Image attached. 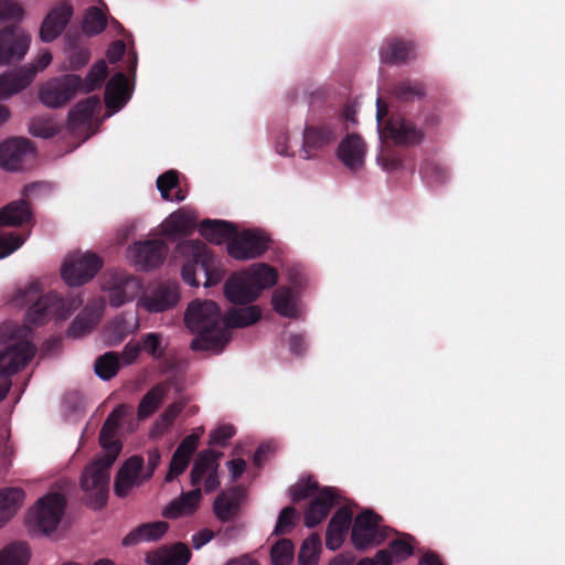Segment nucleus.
I'll return each instance as SVG.
<instances>
[{"instance_id": "4be33fe9", "label": "nucleus", "mask_w": 565, "mask_h": 565, "mask_svg": "<svg viewBox=\"0 0 565 565\" xmlns=\"http://www.w3.org/2000/svg\"><path fill=\"white\" fill-rule=\"evenodd\" d=\"M147 479L142 475V459L139 457H131L120 468L115 480V493L117 497L124 498L130 491L141 484Z\"/></svg>"}, {"instance_id": "49530a36", "label": "nucleus", "mask_w": 565, "mask_h": 565, "mask_svg": "<svg viewBox=\"0 0 565 565\" xmlns=\"http://www.w3.org/2000/svg\"><path fill=\"white\" fill-rule=\"evenodd\" d=\"M107 25L106 14L98 7H89L84 15L83 31L87 35L102 33Z\"/></svg>"}, {"instance_id": "ddd939ff", "label": "nucleus", "mask_w": 565, "mask_h": 565, "mask_svg": "<svg viewBox=\"0 0 565 565\" xmlns=\"http://www.w3.org/2000/svg\"><path fill=\"white\" fill-rule=\"evenodd\" d=\"M387 537L380 524V518L371 511L359 514L353 523L351 541L356 550H367L380 545Z\"/></svg>"}, {"instance_id": "9b49d317", "label": "nucleus", "mask_w": 565, "mask_h": 565, "mask_svg": "<svg viewBox=\"0 0 565 565\" xmlns=\"http://www.w3.org/2000/svg\"><path fill=\"white\" fill-rule=\"evenodd\" d=\"M103 266V259L94 253L73 255L61 269L63 280L71 287L82 286L92 280Z\"/></svg>"}, {"instance_id": "f3484780", "label": "nucleus", "mask_w": 565, "mask_h": 565, "mask_svg": "<svg viewBox=\"0 0 565 565\" xmlns=\"http://www.w3.org/2000/svg\"><path fill=\"white\" fill-rule=\"evenodd\" d=\"M33 332L29 326L4 322L0 326V353H36Z\"/></svg>"}, {"instance_id": "09e8293b", "label": "nucleus", "mask_w": 565, "mask_h": 565, "mask_svg": "<svg viewBox=\"0 0 565 565\" xmlns=\"http://www.w3.org/2000/svg\"><path fill=\"white\" fill-rule=\"evenodd\" d=\"M420 174L429 186L444 184L449 178L447 169L431 160L420 166Z\"/></svg>"}, {"instance_id": "8fccbe9b", "label": "nucleus", "mask_w": 565, "mask_h": 565, "mask_svg": "<svg viewBox=\"0 0 565 565\" xmlns=\"http://www.w3.org/2000/svg\"><path fill=\"white\" fill-rule=\"evenodd\" d=\"M161 339L159 333H148L140 341L129 342L121 353H159Z\"/></svg>"}, {"instance_id": "473e14b6", "label": "nucleus", "mask_w": 565, "mask_h": 565, "mask_svg": "<svg viewBox=\"0 0 565 565\" xmlns=\"http://www.w3.org/2000/svg\"><path fill=\"white\" fill-rule=\"evenodd\" d=\"M128 98V79L124 73H116L106 84V106L109 109L119 110L127 103Z\"/></svg>"}, {"instance_id": "79ce46f5", "label": "nucleus", "mask_w": 565, "mask_h": 565, "mask_svg": "<svg viewBox=\"0 0 565 565\" xmlns=\"http://www.w3.org/2000/svg\"><path fill=\"white\" fill-rule=\"evenodd\" d=\"M108 76V67L104 60L94 63L85 78L79 76L78 93L88 94L103 86Z\"/></svg>"}, {"instance_id": "052dcab7", "label": "nucleus", "mask_w": 565, "mask_h": 565, "mask_svg": "<svg viewBox=\"0 0 565 565\" xmlns=\"http://www.w3.org/2000/svg\"><path fill=\"white\" fill-rule=\"evenodd\" d=\"M408 540L409 536L407 535H402L394 540L390 544V548L386 550L388 552V557L391 558L392 555L396 561H402L408 557L413 553V547Z\"/></svg>"}, {"instance_id": "412c9836", "label": "nucleus", "mask_w": 565, "mask_h": 565, "mask_svg": "<svg viewBox=\"0 0 565 565\" xmlns=\"http://www.w3.org/2000/svg\"><path fill=\"white\" fill-rule=\"evenodd\" d=\"M73 15V8L67 2H61L45 17L40 28V38L43 42L54 41L66 28Z\"/></svg>"}, {"instance_id": "bf43d9fd", "label": "nucleus", "mask_w": 565, "mask_h": 565, "mask_svg": "<svg viewBox=\"0 0 565 565\" xmlns=\"http://www.w3.org/2000/svg\"><path fill=\"white\" fill-rule=\"evenodd\" d=\"M179 185V173L175 170H169L157 179V188L161 193L162 199L171 200V190Z\"/></svg>"}, {"instance_id": "4468645a", "label": "nucleus", "mask_w": 565, "mask_h": 565, "mask_svg": "<svg viewBox=\"0 0 565 565\" xmlns=\"http://www.w3.org/2000/svg\"><path fill=\"white\" fill-rule=\"evenodd\" d=\"M269 237L258 230H246L227 243V253L238 260H248L260 257L269 248Z\"/></svg>"}, {"instance_id": "5fc2aeb1", "label": "nucleus", "mask_w": 565, "mask_h": 565, "mask_svg": "<svg viewBox=\"0 0 565 565\" xmlns=\"http://www.w3.org/2000/svg\"><path fill=\"white\" fill-rule=\"evenodd\" d=\"M183 404L181 402L173 403L170 405L164 413L159 417V419L154 423L153 428L151 430L152 437H158L162 435L169 426L172 425L178 415L182 412Z\"/></svg>"}, {"instance_id": "9d476101", "label": "nucleus", "mask_w": 565, "mask_h": 565, "mask_svg": "<svg viewBox=\"0 0 565 565\" xmlns=\"http://www.w3.org/2000/svg\"><path fill=\"white\" fill-rule=\"evenodd\" d=\"M51 62L52 54L49 51H44L38 56L35 64L25 65L1 74L0 100L8 99L12 95L26 88L34 79L36 73L46 68Z\"/></svg>"}, {"instance_id": "58836bf2", "label": "nucleus", "mask_w": 565, "mask_h": 565, "mask_svg": "<svg viewBox=\"0 0 565 565\" xmlns=\"http://www.w3.org/2000/svg\"><path fill=\"white\" fill-rule=\"evenodd\" d=\"M140 288L139 280L132 276L125 275L109 290V303L113 307H120L129 300H132Z\"/></svg>"}, {"instance_id": "338daca9", "label": "nucleus", "mask_w": 565, "mask_h": 565, "mask_svg": "<svg viewBox=\"0 0 565 565\" xmlns=\"http://www.w3.org/2000/svg\"><path fill=\"white\" fill-rule=\"evenodd\" d=\"M126 52V45L122 41H114L107 50V58L111 64L119 62Z\"/></svg>"}, {"instance_id": "c9c22d12", "label": "nucleus", "mask_w": 565, "mask_h": 565, "mask_svg": "<svg viewBox=\"0 0 565 565\" xmlns=\"http://www.w3.org/2000/svg\"><path fill=\"white\" fill-rule=\"evenodd\" d=\"M100 106V98L96 95L89 96L78 102L70 111L67 116L68 126L75 130L88 124L96 110Z\"/></svg>"}, {"instance_id": "4c0bfd02", "label": "nucleus", "mask_w": 565, "mask_h": 565, "mask_svg": "<svg viewBox=\"0 0 565 565\" xmlns=\"http://www.w3.org/2000/svg\"><path fill=\"white\" fill-rule=\"evenodd\" d=\"M65 52L68 61L67 68L78 71L84 67L90 60L89 47L83 42L81 35H67Z\"/></svg>"}, {"instance_id": "b1692460", "label": "nucleus", "mask_w": 565, "mask_h": 565, "mask_svg": "<svg viewBox=\"0 0 565 565\" xmlns=\"http://www.w3.org/2000/svg\"><path fill=\"white\" fill-rule=\"evenodd\" d=\"M365 151L366 146L363 139L355 134L348 135L337 149L340 161L352 171L363 168Z\"/></svg>"}, {"instance_id": "f03ea898", "label": "nucleus", "mask_w": 565, "mask_h": 565, "mask_svg": "<svg viewBox=\"0 0 565 565\" xmlns=\"http://www.w3.org/2000/svg\"><path fill=\"white\" fill-rule=\"evenodd\" d=\"M184 322L198 334L190 343L194 351L223 350L231 340L225 317H222L220 306L213 300L191 301L184 313Z\"/></svg>"}, {"instance_id": "603ef678", "label": "nucleus", "mask_w": 565, "mask_h": 565, "mask_svg": "<svg viewBox=\"0 0 565 565\" xmlns=\"http://www.w3.org/2000/svg\"><path fill=\"white\" fill-rule=\"evenodd\" d=\"M294 556V545L290 540L282 539L271 547L273 565H291Z\"/></svg>"}, {"instance_id": "c03bdc74", "label": "nucleus", "mask_w": 565, "mask_h": 565, "mask_svg": "<svg viewBox=\"0 0 565 565\" xmlns=\"http://www.w3.org/2000/svg\"><path fill=\"white\" fill-rule=\"evenodd\" d=\"M167 387L158 385L150 390L141 399L138 407L139 418H147L161 405L167 395Z\"/></svg>"}, {"instance_id": "ea45409f", "label": "nucleus", "mask_w": 565, "mask_h": 565, "mask_svg": "<svg viewBox=\"0 0 565 565\" xmlns=\"http://www.w3.org/2000/svg\"><path fill=\"white\" fill-rule=\"evenodd\" d=\"M262 317L258 306L233 308L225 316V323L232 333L233 328H245L256 323Z\"/></svg>"}, {"instance_id": "3c124183", "label": "nucleus", "mask_w": 565, "mask_h": 565, "mask_svg": "<svg viewBox=\"0 0 565 565\" xmlns=\"http://www.w3.org/2000/svg\"><path fill=\"white\" fill-rule=\"evenodd\" d=\"M237 499L234 494L221 493L214 502V512L222 521H230L237 511Z\"/></svg>"}, {"instance_id": "a19ab883", "label": "nucleus", "mask_w": 565, "mask_h": 565, "mask_svg": "<svg viewBox=\"0 0 565 565\" xmlns=\"http://www.w3.org/2000/svg\"><path fill=\"white\" fill-rule=\"evenodd\" d=\"M166 225L168 235L188 236L196 227V217L192 212L179 210L169 216Z\"/></svg>"}, {"instance_id": "e433bc0d", "label": "nucleus", "mask_w": 565, "mask_h": 565, "mask_svg": "<svg viewBox=\"0 0 565 565\" xmlns=\"http://www.w3.org/2000/svg\"><path fill=\"white\" fill-rule=\"evenodd\" d=\"M168 530V524L163 521H156L151 523L142 524L135 530H132L130 533H128L124 540L122 544L134 545L139 544L142 542H152L161 539L163 534Z\"/></svg>"}, {"instance_id": "a18cd8bd", "label": "nucleus", "mask_w": 565, "mask_h": 565, "mask_svg": "<svg viewBox=\"0 0 565 565\" xmlns=\"http://www.w3.org/2000/svg\"><path fill=\"white\" fill-rule=\"evenodd\" d=\"M321 553V541L318 535H309L301 544L298 554L299 565H317Z\"/></svg>"}, {"instance_id": "0e129e2a", "label": "nucleus", "mask_w": 565, "mask_h": 565, "mask_svg": "<svg viewBox=\"0 0 565 565\" xmlns=\"http://www.w3.org/2000/svg\"><path fill=\"white\" fill-rule=\"evenodd\" d=\"M235 429L231 425H222L214 429L210 435V444L223 445L227 439L233 437Z\"/></svg>"}, {"instance_id": "72a5a7b5", "label": "nucleus", "mask_w": 565, "mask_h": 565, "mask_svg": "<svg viewBox=\"0 0 565 565\" xmlns=\"http://www.w3.org/2000/svg\"><path fill=\"white\" fill-rule=\"evenodd\" d=\"M202 493L199 489H193L182 493L180 498L170 502L163 511V515L170 519L188 516L194 513L200 504Z\"/></svg>"}, {"instance_id": "69168bd1", "label": "nucleus", "mask_w": 565, "mask_h": 565, "mask_svg": "<svg viewBox=\"0 0 565 565\" xmlns=\"http://www.w3.org/2000/svg\"><path fill=\"white\" fill-rule=\"evenodd\" d=\"M161 460V455L159 450L152 449L148 452V463L147 467L142 466V475L143 479H150L153 475L156 468L159 466Z\"/></svg>"}, {"instance_id": "13d9d810", "label": "nucleus", "mask_w": 565, "mask_h": 565, "mask_svg": "<svg viewBox=\"0 0 565 565\" xmlns=\"http://www.w3.org/2000/svg\"><path fill=\"white\" fill-rule=\"evenodd\" d=\"M22 7L13 0H0V23L20 22L23 18Z\"/></svg>"}, {"instance_id": "2f4dec72", "label": "nucleus", "mask_w": 565, "mask_h": 565, "mask_svg": "<svg viewBox=\"0 0 565 565\" xmlns=\"http://www.w3.org/2000/svg\"><path fill=\"white\" fill-rule=\"evenodd\" d=\"M352 514L347 509H340L332 516L326 535V545L329 550H338L344 542Z\"/></svg>"}, {"instance_id": "e2e57ef3", "label": "nucleus", "mask_w": 565, "mask_h": 565, "mask_svg": "<svg viewBox=\"0 0 565 565\" xmlns=\"http://www.w3.org/2000/svg\"><path fill=\"white\" fill-rule=\"evenodd\" d=\"M288 348L291 353H303L310 349V344L306 334L292 333L288 338Z\"/></svg>"}, {"instance_id": "6e6d98bb", "label": "nucleus", "mask_w": 565, "mask_h": 565, "mask_svg": "<svg viewBox=\"0 0 565 565\" xmlns=\"http://www.w3.org/2000/svg\"><path fill=\"white\" fill-rule=\"evenodd\" d=\"M32 355H0V377H8L25 367Z\"/></svg>"}, {"instance_id": "c85d7f7f", "label": "nucleus", "mask_w": 565, "mask_h": 565, "mask_svg": "<svg viewBox=\"0 0 565 565\" xmlns=\"http://www.w3.org/2000/svg\"><path fill=\"white\" fill-rule=\"evenodd\" d=\"M103 313V306L88 303L76 316L67 329V334L73 338H81L89 333L99 322Z\"/></svg>"}, {"instance_id": "0eeeda50", "label": "nucleus", "mask_w": 565, "mask_h": 565, "mask_svg": "<svg viewBox=\"0 0 565 565\" xmlns=\"http://www.w3.org/2000/svg\"><path fill=\"white\" fill-rule=\"evenodd\" d=\"M316 490L317 484L310 479L302 480L291 488L294 501L313 497L305 515V523L308 527H313L324 520L331 507L335 503V492L333 489L324 488L318 493H316Z\"/></svg>"}, {"instance_id": "f8f14e48", "label": "nucleus", "mask_w": 565, "mask_h": 565, "mask_svg": "<svg viewBox=\"0 0 565 565\" xmlns=\"http://www.w3.org/2000/svg\"><path fill=\"white\" fill-rule=\"evenodd\" d=\"M79 75L65 74L43 84L39 90L40 102L49 108H61L78 93Z\"/></svg>"}, {"instance_id": "37998d69", "label": "nucleus", "mask_w": 565, "mask_h": 565, "mask_svg": "<svg viewBox=\"0 0 565 565\" xmlns=\"http://www.w3.org/2000/svg\"><path fill=\"white\" fill-rule=\"evenodd\" d=\"M30 548L24 542H13L0 550V565H26Z\"/></svg>"}, {"instance_id": "1a4fd4ad", "label": "nucleus", "mask_w": 565, "mask_h": 565, "mask_svg": "<svg viewBox=\"0 0 565 565\" xmlns=\"http://www.w3.org/2000/svg\"><path fill=\"white\" fill-rule=\"evenodd\" d=\"M341 134V126L338 119L306 125L302 134V148L305 159L318 156L329 146L333 145Z\"/></svg>"}, {"instance_id": "7ed1b4c3", "label": "nucleus", "mask_w": 565, "mask_h": 565, "mask_svg": "<svg viewBox=\"0 0 565 565\" xmlns=\"http://www.w3.org/2000/svg\"><path fill=\"white\" fill-rule=\"evenodd\" d=\"M277 270L266 263L253 264L247 270L232 275L224 286V295L232 303H250L260 292L273 287Z\"/></svg>"}, {"instance_id": "a211bd4d", "label": "nucleus", "mask_w": 565, "mask_h": 565, "mask_svg": "<svg viewBox=\"0 0 565 565\" xmlns=\"http://www.w3.org/2000/svg\"><path fill=\"white\" fill-rule=\"evenodd\" d=\"M168 249L166 242L148 239L134 243L128 248V255L138 270H150L163 263Z\"/></svg>"}, {"instance_id": "de8ad7c7", "label": "nucleus", "mask_w": 565, "mask_h": 565, "mask_svg": "<svg viewBox=\"0 0 565 565\" xmlns=\"http://www.w3.org/2000/svg\"><path fill=\"white\" fill-rule=\"evenodd\" d=\"M29 132L39 138H52L60 132V127L50 116H38L29 124Z\"/></svg>"}, {"instance_id": "f704fd0d", "label": "nucleus", "mask_w": 565, "mask_h": 565, "mask_svg": "<svg viewBox=\"0 0 565 565\" xmlns=\"http://www.w3.org/2000/svg\"><path fill=\"white\" fill-rule=\"evenodd\" d=\"M427 88L424 82L405 78L396 82L392 87V96L398 103H414L424 99Z\"/></svg>"}, {"instance_id": "7c9ffc66", "label": "nucleus", "mask_w": 565, "mask_h": 565, "mask_svg": "<svg viewBox=\"0 0 565 565\" xmlns=\"http://www.w3.org/2000/svg\"><path fill=\"white\" fill-rule=\"evenodd\" d=\"M25 493L21 488L0 489V529L9 523L23 505Z\"/></svg>"}, {"instance_id": "aec40b11", "label": "nucleus", "mask_w": 565, "mask_h": 565, "mask_svg": "<svg viewBox=\"0 0 565 565\" xmlns=\"http://www.w3.org/2000/svg\"><path fill=\"white\" fill-rule=\"evenodd\" d=\"M383 131L385 136L398 146H416L419 145L425 132L418 128L415 122L401 116L392 115L386 120Z\"/></svg>"}, {"instance_id": "2eb2a0df", "label": "nucleus", "mask_w": 565, "mask_h": 565, "mask_svg": "<svg viewBox=\"0 0 565 565\" xmlns=\"http://www.w3.org/2000/svg\"><path fill=\"white\" fill-rule=\"evenodd\" d=\"M218 457L220 454L212 450L201 451L196 456L190 473L191 484L194 489H199L200 492L204 490L206 493L217 489L220 486Z\"/></svg>"}, {"instance_id": "a878e982", "label": "nucleus", "mask_w": 565, "mask_h": 565, "mask_svg": "<svg viewBox=\"0 0 565 565\" xmlns=\"http://www.w3.org/2000/svg\"><path fill=\"white\" fill-rule=\"evenodd\" d=\"M199 438L200 433H193L182 440L171 458L166 481L170 482L185 471L192 454L198 448Z\"/></svg>"}, {"instance_id": "774afa93", "label": "nucleus", "mask_w": 565, "mask_h": 565, "mask_svg": "<svg viewBox=\"0 0 565 565\" xmlns=\"http://www.w3.org/2000/svg\"><path fill=\"white\" fill-rule=\"evenodd\" d=\"M356 565H391V558L387 551H379L374 557L362 558Z\"/></svg>"}, {"instance_id": "5701e85b", "label": "nucleus", "mask_w": 565, "mask_h": 565, "mask_svg": "<svg viewBox=\"0 0 565 565\" xmlns=\"http://www.w3.org/2000/svg\"><path fill=\"white\" fill-rule=\"evenodd\" d=\"M179 298L177 284L162 282L142 299V303L149 312H162L174 307Z\"/></svg>"}, {"instance_id": "f257e3e1", "label": "nucleus", "mask_w": 565, "mask_h": 565, "mask_svg": "<svg viewBox=\"0 0 565 565\" xmlns=\"http://www.w3.org/2000/svg\"><path fill=\"white\" fill-rule=\"evenodd\" d=\"M128 413L126 405H118L107 417L99 435L103 454L87 465L81 476L84 500L93 509H100L109 493L110 467L117 459L121 446L116 431L122 417Z\"/></svg>"}, {"instance_id": "4d7b16f0", "label": "nucleus", "mask_w": 565, "mask_h": 565, "mask_svg": "<svg viewBox=\"0 0 565 565\" xmlns=\"http://www.w3.org/2000/svg\"><path fill=\"white\" fill-rule=\"evenodd\" d=\"M275 310L285 317H291L295 312L292 295L289 289L277 290L273 297Z\"/></svg>"}, {"instance_id": "680f3d73", "label": "nucleus", "mask_w": 565, "mask_h": 565, "mask_svg": "<svg viewBox=\"0 0 565 565\" xmlns=\"http://www.w3.org/2000/svg\"><path fill=\"white\" fill-rule=\"evenodd\" d=\"M296 510L291 507L285 508L277 521L275 532L277 534H284L289 532L294 526V521L296 519Z\"/></svg>"}, {"instance_id": "bb28decb", "label": "nucleus", "mask_w": 565, "mask_h": 565, "mask_svg": "<svg viewBox=\"0 0 565 565\" xmlns=\"http://www.w3.org/2000/svg\"><path fill=\"white\" fill-rule=\"evenodd\" d=\"M191 557L190 550L181 543L163 546L147 554L149 565H185Z\"/></svg>"}, {"instance_id": "423d86ee", "label": "nucleus", "mask_w": 565, "mask_h": 565, "mask_svg": "<svg viewBox=\"0 0 565 565\" xmlns=\"http://www.w3.org/2000/svg\"><path fill=\"white\" fill-rule=\"evenodd\" d=\"M65 500L61 494L52 493L40 499L28 513L29 530L38 535L53 533L63 516Z\"/></svg>"}, {"instance_id": "39448f33", "label": "nucleus", "mask_w": 565, "mask_h": 565, "mask_svg": "<svg viewBox=\"0 0 565 565\" xmlns=\"http://www.w3.org/2000/svg\"><path fill=\"white\" fill-rule=\"evenodd\" d=\"M82 303L81 295L62 298L56 292L51 291L40 296L28 309L25 320L33 326L43 324L50 318L63 320L70 317Z\"/></svg>"}, {"instance_id": "864d4df0", "label": "nucleus", "mask_w": 565, "mask_h": 565, "mask_svg": "<svg viewBox=\"0 0 565 565\" xmlns=\"http://www.w3.org/2000/svg\"><path fill=\"white\" fill-rule=\"evenodd\" d=\"M95 373L102 380L115 376L120 367L118 355H99L94 363Z\"/></svg>"}, {"instance_id": "cd10ccee", "label": "nucleus", "mask_w": 565, "mask_h": 565, "mask_svg": "<svg viewBox=\"0 0 565 565\" xmlns=\"http://www.w3.org/2000/svg\"><path fill=\"white\" fill-rule=\"evenodd\" d=\"M103 313V306L88 303L76 316L67 329V334L73 338H81L89 333L99 322Z\"/></svg>"}, {"instance_id": "6e6552de", "label": "nucleus", "mask_w": 565, "mask_h": 565, "mask_svg": "<svg viewBox=\"0 0 565 565\" xmlns=\"http://www.w3.org/2000/svg\"><path fill=\"white\" fill-rule=\"evenodd\" d=\"M33 221L30 203L25 199L12 201L0 210V226H22ZM24 239L17 234L0 237V258L9 256L17 250Z\"/></svg>"}, {"instance_id": "c756f323", "label": "nucleus", "mask_w": 565, "mask_h": 565, "mask_svg": "<svg viewBox=\"0 0 565 565\" xmlns=\"http://www.w3.org/2000/svg\"><path fill=\"white\" fill-rule=\"evenodd\" d=\"M199 230L206 241L216 245L230 242L237 233L232 223L223 220L205 218L200 223Z\"/></svg>"}, {"instance_id": "6ab92c4d", "label": "nucleus", "mask_w": 565, "mask_h": 565, "mask_svg": "<svg viewBox=\"0 0 565 565\" xmlns=\"http://www.w3.org/2000/svg\"><path fill=\"white\" fill-rule=\"evenodd\" d=\"M34 157L33 143L26 138H11L0 145V166L9 171L22 170Z\"/></svg>"}, {"instance_id": "dca6fc26", "label": "nucleus", "mask_w": 565, "mask_h": 565, "mask_svg": "<svg viewBox=\"0 0 565 565\" xmlns=\"http://www.w3.org/2000/svg\"><path fill=\"white\" fill-rule=\"evenodd\" d=\"M31 38L19 25L10 24L0 31V65L21 61L26 54Z\"/></svg>"}, {"instance_id": "20e7f679", "label": "nucleus", "mask_w": 565, "mask_h": 565, "mask_svg": "<svg viewBox=\"0 0 565 565\" xmlns=\"http://www.w3.org/2000/svg\"><path fill=\"white\" fill-rule=\"evenodd\" d=\"M180 247L182 253L189 257L181 271L186 284L198 287L200 285L196 279L199 273L205 278V287L215 286L222 280L223 273L218 267V262L203 242L186 241Z\"/></svg>"}, {"instance_id": "393cba45", "label": "nucleus", "mask_w": 565, "mask_h": 565, "mask_svg": "<svg viewBox=\"0 0 565 565\" xmlns=\"http://www.w3.org/2000/svg\"><path fill=\"white\" fill-rule=\"evenodd\" d=\"M380 58L385 64H406L416 58L415 44L398 38L388 39L380 50Z\"/></svg>"}]
</instances>
